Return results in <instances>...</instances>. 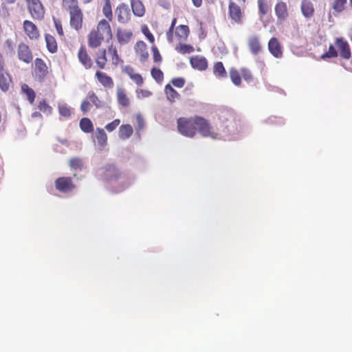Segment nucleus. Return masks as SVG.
Wrapping results in <instances>:
<instances>
[{
	"label": "nucleus",
	"mask_w": 352,
	"mask_h": 352,
	"mask_svg": "<svg viewBox=\"0 0 352 352\" xmlns=\"http://www.w3.org/2000/svg\"><path fill=\"white\" fill-rule=\"evenodd\" d=\"M112 37L113 33L110 23L107 20L103 19L88 34L87 44L91 49L98 48L105 39L109 41Z\"/></svg>",
	"instance_id": "1"
},
{
	"label": "nucleus",
	"mask_w": 352,
	"mask_h": 352,
	"mask_svg": "<svg viewBox=\"0 0 352 352\" xmlns=\"http://www.w3.org/2000/svg\"><path fill=\"white\" fill-rule=\"evenodd\" d=\"M102 179L113 185L120 182L118 191H121L127 188L129 185L124 175L114 164H107L101 169Z\"/></svg>",
	"instance_id": "2"
},
{
	"label": "nucleus",
	"mask_w": 352,
	"mask_h": 352,
	"mask_svg": "<svg viewBox=\"0 0 352 352\" xmlns=\"http://www.w3.org/2000/svg\"><path fill=\"white\" fill-rule=\"evenodd\" d=\"M107 55L113 65L118 66L123 63V60L118 54L116 46L113 44H111L108 45L107 48L99 49L96 53L94 61L99 69L106 68L108 62Z\"/></svg>",
	"instance_id": "3"
},
{
	"label": "nucleus",
	"mask_w": 352,
	"mask_h": 352,
	"mask_svg": "<svg viewBox=\"0 0 352 352\" xmlns=\"http://www.w3.org/2000/svg\"><path fill=\"white\" fill-rule=\"evenodd\" d=\"M198 116L189 118L181 117L177 120V130L182 135L193 138L197 134V121Z\"/></svg>",
	"instance_id": "4"
},
{
	"label": "nucleus",
	"mask_w": 352,
	"mask_h": 352,
	"mask_svg": "<svg viewBox=\"0 0 352 352\" xmlns=\"http://www.w3.org/2000/svg\"><path fill=\"white\" fill-rule=\"evenodd\" d=\"M196 121L197 132L198 131L204 137L211 138L214 140L218 138V133L214 130L208 120L198 116Z\"/></svg>",
	"instance_id": "5"
},
{
	"label": "nucleus",
	"mask_w": 352,
	"mask_h": 352,
	"mask_svg": "<svg viewBox=\"0 0 352 352\" xmlns=\"http://www.w3.org/2000/svg\"><path fill=\"white\" fill-rule=\"evenodd\" d=\"M55 188L60 192L69 194L73 192L77 188L73 181V178L69 176H62L56 179L54 182Z\"/></svg>",
	"instance_id": "6"
},
{
	"label": "nucleus",
	"mask_w": 352,
	"mask_h": 352,
	"mask_svg": "<svg viewBox=\"0 0 352 352\" xmlns=\"http://www.w3.org/2000/svg\"><path fill=\"white\" fill-rule=\"evenodd\" d=\"M27 7L32 18L41 21L44 18L45 8L40 0H27Z\"/></svg>",
	"instance_id": "7"
},
{
	"label": "nucleus",
	"mask_w": 352,
	"mask_h": 352,
	"mask_svg": "<svg viewBox=\"0 0 352 352\" xmlns=\"http://www.w3.org/2000/svg\"><path fill=\"white\" fill-rule=\"evenodd\" d=\"M69 15V25L72 29L79 32L83 26L84 14L81 8L71 11Z\"/></svg>",
	"instance_id": "8"
},
{
	"label": "nucleus",
	"mask_w": 352,
	"mask_h": 352,
	"mask_svg": "<svg viewBox=\"0 0 352 352\" xmlns=\"http://www.w3.org/2000/svg\"><path fill=\"white\" fill-rule=\"evenodd\" d=\"M229 18L236 24H242L243 12L239 6L233 1H230L228 5Z\"/></svg>",
	"instance_id": "9"
},
{
	"label": "nucleus",
	"mask_w": 352,
	"mask_h": 352,
	"mask_svg": "<svg viewBox=\"0 0 352 352\" xmlns=\"http://www.w3.org/2000/svg\"><path fill=\"white\" fill-rule=\"evenodd\" d=\"M340 56L344 59H349L351 56V49L349 43L344 37H338L334 42Z\"/></svg>",
	"instance_id": "10"
},
{
	"label": "nucleus",
	"mask_w": 352,
	"mask_h": 352,
	"mask_svg": "<svg viewBox=\"0 0 352 352\" xmlns=\"http://www.w3.org/2000/svg\"><path fill=\"white\" fill-rule=\"evenodd\" d=\"M18 58L27 64L32 63L33 55L28 45L24 43H20L17 47Z\"/></svg>",
	"instance_id": "11"
},
{
	"label": "nucleus",
	"mask_w": 352,
	"mask_h": 352,
	"mask_svg": "<svg viewBox=\"0 0 352 352\" xmlns=\"http://www.w3.org/2000/svg\"><path fill=\"white\" fill-rule=\"evenodd\" d=\"M78 59L85 69H90L94 66V61L89 54L87 48L81 45L77 54Z\"/></svg>",
	"instance_id": "12"
},
{
	"label": "nucleus",
	"mask_w": 352,
	"mask_h": 352,
	"mask_svg": "<svg viewBox=\"0 0 352 352\" xmlns=\"http://www.w3.org/2000/svg\"><path fill=\"white\" fill-rule=\"evenodd\" d=\"M23 28L26 36L32 41H36L40 37V32L37 26L31 21L25 20Z\"/></svg>",
	"instance_id": "13"
},
{
	"label": "nucleus",
	"mask_w": 352,
	"mask_h": 352,
	"mask_svg": "<svg viewBox=\"0 0 352 352\" xmlns=\"http://www.w3.org/2000/svg\"><path fill=\"white\" fill-rule=\"evenodd\" d=\"M267 47L274 58L279 59L283 56V47L277 38H271L268 41Z\"/></svg>",
	"instance_id": "14"
},
{
	"label": "nucleus",
	"mask_w": 352,
	"mask_h": 352,
	"mask_svg": "<svg viewBox=\"0 0 352 352\" xmlns=\"http://www.w3.org/2000/svg\"><path fill=\"white\" fill-rule=\"evenodd\" d=\"M48 67L45 61L40 58H36L34 60V76L39 80H43L48 74Z\"/></svg>",
	"instance_id": "15"
},
{
	"label": "nucleus",
	"mask_w": 352,
	"mask_h": 352,
	"mask_svg": "<svg viewBox=\"0 0 352 352\" xmlns=\"http://www.w3.org/2000/svg\"><path fill=\"white\" fill-rule=\"evenodd\" d=\"M116 14L118 22L120 23H126L131 19L130 10L128 6L124 3H121L116 8Z\"/></svg>",
	"instance_id": "16"
},
{
	"label": "nucleus",
	"mask_w": 352,
	"mask_h": 352,
	"mask_svg": "<svg viewBox=\"0 0 352 352\" xmlns=\"http://www.w3.org/2000/svg\"><path fill=\"white\" fill-rule=\"evenodd\" d=\"M12 82L10 74L5 69V67H0V89L2 91H8Z\"/></svg>",
	"instance_id": "17"
},
{
	"label": "nucleus",
	"mask_w": 352,
	"mask_h": 352,
	"mask_svg": "<svg viewBox=\"0 0 352 352\" xmlns=\"http://www.w3.org/2000/svg\"><path fill=\"white\" fill-rule=\"evenodd\" d=\"M275 14L278 21H285L288 16V8L287 3L283 1H278L274 8Z\"/></svg>",
	"instance_id": "18"
},
{
	"label": "nucleus",
	"mask_w": 352,
	"mask_h": 352,
	"mask_svg": "<svg viewBox=\"0 0 352 352\" xmlns=\"http://www.w3.org/2000/svg\"><path fill=\"white\" fill-rule=\"evenodd\" d=\"M97 70L95 74V77L100 82L101 85H102L104 88L111 89L113 87L114 82L113 78L108 76L106 73Z\"/></svg>",
	"instance_id": "19"
},
{
	"label": "nucleus",
	"mask_w": 352,
	"mask_h": 352,
	"mask_svg": "<svg viewBox=\"0 0 352 352\" xmlns=\"http://www.w3.org/2000/svg\"><path fill=\"white\" fill-rule=\"evenodd\" d=\"M248 45L250 52L257 55L263 51V47L260 38L257 35H253L248 38Z\"/></svg>",
	"instance_id": "20"
},
{
	"label": "nucleus",
	"mask_w": 352,
	"mask_h": 352,
	"mask_svg": "<svg viewBox=\"0 0 352 352\" xmlns=\"http://www.w3.org/2000/svg\"><path fill=\"white\" fill-rule=\"evenodd\" d=\"M133 37V32L130 30L118 28L116 32L118 42L120 45H125L130 42Z\"/></svg>",
	"instance_id": "21"
},
{
	"label": "nucleus",
	"mask_w": 352,
	"mask_h": 352,
	"mask_svg": "<svg viewBox=\"0 0 352 352\" xmlns=\"http://www.w3.org/2000/svg\"><path fill=\"white\" fill-rule=\"evenodd\" d=\"M190 63L194 69L199 71H204L208 68V61L203 56H192L190 58Z\"/></svg>",
	"instance_id": "22"
},
{
	"label": "nucleus",
	"mask_w": 352,
	"mask_h": 352,
	"mask_svg": "<svg viewBox=\"0 0 352 352\" xmlns=\"http://www.w3.org/2000/svg\"><path fill=\"white\" fill-rule=\"evenodd\" d=\"M123 72L127 74L137 85L141 86L143 84L144 80L142 76L140 74L135 73L131 66H125L123 69Z\"/></svg>",
	"instance_id": "23"
},
{
	"label": "nucleus",
	"mask_w": 352,
	"mask_h": 352,
	"mask_svg": "<svg viewBox=\"0 0 352 352\" xmlns=\"http://www.w3.org/2000/svg\"><path fill=\"white\" fill-rule=\"evenodd\" d=\"M300 9L305 18H311L314 14V7L311 0H302Z\"/></svg>",
	"instance_id": "24"
},
{
	"label": "nucleus",
	"mask_w": 352,
	"mask_h": 352,
	"mask_svg": "<svg viewBox=\"0 0 352 352\" xmlns=\"http://www.w3.org/2000/svg\"><path fill=\"white\" fill-rule=\"evenodd\" d=\"M146 45L144 41H138L135 46L136 53L140 57L141 62H145L148 58V54L146 51Z\"/></svg>",
	"instance_id": "25"
},
{
	"label": "nucleus",
	"mask_w": 352,
	"mask_h": 352,
	"mask_svg": "<svg viewBox=\"0 0 352 352\" xmlns=\"http://www.w3.org/2000/svg\"><path fill=\"white\" fill-rule=\"evenodd\" d=\"M94 138L100 148H102L107 145V135L104 129L97 128L94 133Z\"/></svg>",
	"instance_id": "26"
},
{
	"label": "nucleus",
	"mask_w": 352,
	"mask_h": 352,
	"mask_svg": "<svg viewBox=\"0 0 352 352\" xmlns=\"http://www.w3.org/2000/svg\"><path fill=\"white\" fill-rule=\"evenodd\" d=\"M116 95L118 102L120 105L124 107H128L130 105V100L123 88L118 87Z\"/></svg>",
	"instance_id": "27"
},
{
	"label": "nucleus",
	"mask_w": 352,
	"mask_h": 352,
	"mask_svg": "<svg viewBox=\"0 0 352 352\" xmlns=\"http://www.w3.org/2000/svg\"><path fill=\"white\" fill-rule=\"evenodd\" d=\"M164 91L167 100L170 103L175 102V101L180 98V94L170 84L165 86Z\"/></svg>",
	"instance_id": "28"
},
{
	"label": "nucleus",
	"mask_w": 352,
	"mask_h": 352,
	"mask_svg": "<svg viewBox=\"0 0 352 352\" xmlns=\"http://www.w3.org/2000/svg\"><path fill=\"white\" fill-rule=\"evenodd\" d=\"M131 6L133 14L137 16H142L145 14V8L140 0H131Z\"/></svg>",
	"instance_id": "29"
},
{
	"label": "nucleus",
	"mask_w": 352,
	"mask_h": 352,
	"mask_svg": "<svg viewBox=\"0 0 352 352\" xmlns=\"http://www.w3.org/2000/svg\"><path fill=\"white\" fill-rule=\"evenodd\" d=\"M190 34V30L188 25H179L175 28V36L180 41L187 39Z\"/></svg>",
	"instance_id": "30"
},
{
	"label": "nucleus",
	"mask_w": 352,
	"mask_h": 352,
	"mask_svg": "<svg viewBox=\"0 0 352 352\" xmlns=\"http://www.w3.org/2000/svg\"><path fill=\"white\" fill-rule=\"evenodd\" d=\"M133 133L132 126L130 124H122L119 128V138L122 140L129 138Z\"/></svg>",
	"instance_id": "31"
},
{
	"label": "nucleus",
	"mask_w": 352,
	"mask_h": 352,
	"mask_svg": "<svg viewBox=\"0 0 352 352\" xmlns=\"http://www.w3.org/2000/svg\"><path fill=\"white\" fill-rule=\"evenodd\" d=\"M46 46L48 51L51 53H55L57 52L58 45L55 38L48 34L45 35Z\"/></svg>",
	"instance_id": "32"
},
{
	"label": "nucleus",
	"mask_w": 352,
	"mask_h": 352,
	"mask_svg": "<svg viewBox=\"0 0 352 352\" xmlns=\"http://www.w3.org/2000/svg\"><path fill=\"white\" fill-rule=\"evenodd\" d=\"M62 7L67 12L80 8L78 0H63Z\"/></svg>",
	"instance_id": "33"
},
{
	"label": "nucleus",
	"mask_w": 352,
	"mask_h": 352,
	"mask_svg": "<svg viewBox=\"0 0 352 352\" xmlns=\"http://www.w3.org/2000/svg\"><path fill=\"white\" fill-rule=\"evenodd\" d=\"M229 74L232 83L237 87L241 86L242 82L241 71L239 72L237 69L232 67L229 71Z\"/></svg>",
	"instance_id": "34"
},
{
	"label": "nucleus",
	"mask_w": 352,
	"mask_h": 352,
	"mask_svg": "<svg viewBox=\"0 0 352 352\" xmlns=\"http://www.w3.org/2000/svg\"><path fill=\"white\" fill-rule=\"evenodd\" d=\"M79 126L84 133H89L94 131L93 123L88 118H82L80 121Z\"/></svg>",
	"instance_id": "35"
},
{
	"label": "nucleus",
	"mask_w": 352,
	"mask_h": 352,
	"mask_svg": "<svg viewBox=\"0 0 352 352\" xmlns=\"http://www.w3.org/2000/svg\"><path fill=\"white\" fill-rule=\"evenodd\" d=\"M213 73L216 76L219 78H224L227 77L226 70L222 62L220 61L214 63Z\"/></svg>",
	"instance_id": "36"
},
{
	"label": "nucleus",
	"mask_w": 352,
	"mask_h": 352,
	"mask_svg": "<svg viewBox=\"0 0 352 352\" xmlns=\"http://www.w3.org/2000/svg\"><path fill=\"white\" fill-rule=\"evenodd\" d=\"M102 13L109 22L113 20V12L110 0H104L102 6Z\"/></svg>",
	"instance_id": "37"
},
{
	"label": "nucleus",
	"mask_w": 352,
	"mask_h": 352,
	"mask_svg": "<svg viewBox=\"0 0 352 352\" xmlns=\"http://www.w3.org/2000/svg\"><path fill=\"white\" fill-rule=\"evenodd\" d=\"M175 50L181 54H190L195 51L193 46L184 43H179L177 44L175 46Z\"/></svg>",
	"instance_id": "38"
},
{
	"label": "nucleus",
	"mask_w": 352,
	"mask_h": 352,
	"mask_svg": "<svg viewBox=\"0 0 352 352\" xmlns=\"http://www.w3.org/2000/svg\"><path fill=\"white\" fill-rule=\"evenodd\" d=\"M21 90L23 94L27 96V98L30 104H33L36 98L34 91L30 88L27 84H23L21 86Z\"/></svg>",
	"instance_id": "39"
},
{
	"label": "nucleus",
	"mask_w": 352,
	"mask_h": 352,
	"mask_svg": "<svg viewBox=\"0 0 352 352\" xmlns=\"http://www.w3.org/2000/svg\"><path fill=\"white\" fill-rule=\"evenodd\" d=\"M235 118V113L233 111L228 109H224L221 111L219 116V119L221 120L222 122L234 120Z\"/></svg>",
	"instance_id": "40"
},
{
	"label": "nucleus",
	"mask_w": 352,
	"mask_h": 352,
	"mask_svg": "<svg viewBox=\"0 0 352 352\" xmlns=\"http://www.w3.org/2000/svg\"><path fill=\"white\" fill-rule=\"evenodd\" d=\"M69 166L72 170H82L83 168V162L80 157H72L68 162Z\"/></svg>",
	"instance_id": "41"
},
{
	"label": "nucleus",
	"mask_w": 352,
	"mask_h": 352,
	"mask_svg": "<svg viewBox=\"0 0 352 352\" xmlns=\"http://www.w3.org/2000/svg\"><path fill=\"white\" fill-rule=\"evenodd\" d=\"M40 111L46 115H50L52 112V108L47 103L45 100H41L37 106Z\"/></svg>",
	"instance_id": "42"
},
{
	"label": "nucleus",
	"mask_w": 352,
	"mask_h": 352,
	"mask_svg": "<svg viewBox=\"0 0 352 352\" xmlns=\"http://www.w3.org/2000/svg\"><path fill=\"white\" fill-rule=\"evenodd\" d=\"M258 11L261 16H265L269 12L270 8L267 0H258Z\"/></svg>",
	"instance_id": "43"
},
{
	"label": "nucleus",
	"mask_w": 352,
	"mask_h": 352,
	"mask_svg": "<svg viewBox=\"0 0 352 352\" xmlns=\"http://www.w3.org/2000/svg\"><path fill=\"white\" fill-rule=\"evenodd\" d=\"M338 52L333 45H330L328 51L321 56L322 59L336 58Z\"/></svg>",
	"instance_id": "44"
},
{
	"label": "nucleus",
	"mask_w": 352,
	"mask_h": 352,
	"mask_svg": "<svg viewBox=\"0 0 352 352\" xmlns=\"http://www.w3.org/2000/svg\"><path fill=\"white\" fill-rule=\"evenodd\" d=\"M151 74L152 77L156 80L157 82H162L164 80V74L162 70L159 68L153 67L151 71Z\"/></svg>",
	"instance_id": "45"
},
{
	"label": "nucleus",
	"mask_w": 352,
	"mask_h": 352,
	"mask_svg": "<svg viewBox=\"0 0 352 352\" xmlns=\"http://www.w3.org/2000/svg\"><path fill=\"white\" fill-rule=\"evenodd\" d=\"M176 23H177V18H174L172 20L171 25L166 34V38H167L168 43H172L174 41L173 33H174V28L175 27Z\"/></svg>",
	"instance_id": "46"
},
{
	"label": "nucleus",
	"mask_w": 352,
	"mask_h": 352,
	"mask_svg": "<svg viewBox=\"0 0 352 352\" xmlns=\"http://www.w3.org/2000/svg\"><path fill=\"white\" fill-rule=\"evenodd\" d=\"M346 0H334L332 8L337 12H341L344 9Z\"/></svg>",
	"instance_id": "47"
},
{
	"label": "nucleus",
	"mask_w": 352,
	"mask_h": 352,
	"mask_svg": "<svg viewBox=\"0 0 352 352\" xmlns=\"http://www.w3.org/2000/svg\"><path fill=\"white\" fill-rule=\"evenodd\" d=\"M89 100L96 106V108H100L102 105V101L98 98L97 95L94 91L88 93Z\"/></svg>",
	"instance_id": "48"
},
{
	"label": "nucleus",
	"mask_w": 352,
	"mask_h": 352,
	"mask_svg": "<svg viewBox=\"0 0 352 352\" xmlns=\"http://www.w3.org/2000/svg\"><path fill=\"white\" fill-rule=\"evenodd\" d=\"M58 112L60 116L69 118L72 115V110L67 104H59Z\"/></svg>",
	"instance_id": "49"
},
{
	"label": "nucleus",
	"mask_w": 352,
	"mask_h": 352,
	"mask_svg": "<svg viewBox=\"0 0 352 352\" xmlns=\"http://www.w3.org/2000/svg\"><path fill=\"white\" fill-rule=\"evenodd\" d=\"M145 123L143 117L140 115L137 114L135 116V128L137 132H140L142 131L144 127Z\"/></svg>",
	"instance_id": "50"
},
{
	"label": "nucleus",
	"mask_w": 352,
	"mask_h": 352,
	"mask_svg": "<svg viewBox=\"0 0 352 352\" xmlns=\"http://www.w3.org/2000/svg\"><path fill=\"white\" fill-rule=\"evenodd\" d=\"M141 30L142 34L146 36L148 41L151 43H153L155 41V38L153 34L150 32L148 26L146 25H143L141 27Z\"/></svg>",
	"instance_id": "51"
},
{
	"label": "nucleus",
	"mask_w": 352,
	"mask_h": 352,
	"mask_svg": "<svg viewBox=\"0 0 352 352\" xmlns=\"http://www.w3.org/2000/svg\"><path fill=\"white\" fill-rule=\"evenodd\" d=\"M241 73L243 78L247 82H251L253 80V75L251 71L245 67L241 69Z\"/></svg>",
	"instance_id": "52"
},
{
	"label": "nucleus",
	"mask_w": 352,
	"mask_h": 352,
	"mask_svg": "<svg viewBox=\"0 0 352 352\" xmlns=\"http://www.w3.org/2000/svg\"><path fill=\"white\" fill-rule=\"evenodd\" d=\"M170 82L173 86L177 88L183 87L186 83L185 79L182 77L173 78Z\"/></svg>",
	"instance_id": "53"
},
{
	"label": "nucleus",
	"mask_w": 352,
	"mask_h": 352,
	"mask_svg": "<svg viewBox=\"0 0 352 352\" xmlns=\"http://www.w3.org/2000/svg\"><path fill=\"white\" fill-rule=\"evenodd\" d=\"M151 50L153 52V59L155 63H160L162 60V56L158 50V49L155 46H153L151 47Z\"/></svg>",
	"instance_id": "54"
},
{
	"label": "nucleus",
	"mask_w": 352,
	"mask_h": 352,
	"mask_svg": "<svg viewBox=\"0 0 352 352\" xmlns=\"http://www.w3.org/2000/svg\"><path fill=\"white\" fill-rule=\"evenodd\" d=\"M120 120L119 119H115L111 122L107 124L105 126V129L109 132L114 131L120 124Z\"/></svg>",
	"instance_id": "55"
},
{
	"label": "nucleus",
	"mask_w": 352,
	"mask_h": 352,
	"mask_svg": "<svg viewBox=\"0 0 352 352\" xmlns=\"http://www.w3.org/2000/svg\"><path fill=\"white\" fill-rule=\"evenodd\" d=\"M55 28L60 36H64V32L62 26L61 21L59 19H54Z\"/></svg>",
	"instance_id": "56"
},
{
	"label": "nucleus",
	"mask_w": 352,
	"mask_h": 352,
	"mask_svg": "<svg viewBox=\"0 0 352 352\" xmlns=\"http://www.w3.org/2000/svg\"><path fill=\"white\" fill-rule=\"evenodd\" d=\"M90 107V103L89 101L87 100H83L81 105H80V109L82 112L86 113L89 111Z\"/></svg>",
	"instance_id": "57"
},
{
	"label": "nucleus",
	"mask_w": 352,
	"mask_h": 352,
	"mask_svg": "<svg viewBox=\"0 0 352 352\" xmlns=\"http://www.w3.org/2000/svg\"><path fill=\"white\" fill-rule=\"evenodd\" d=\"M138 96L142 98H146L151 96L152 93L148 90L140 89L138 91Z\"/></svg>",
	"instance_id": "58"
},
{
	"label": "nucleus",
	"mask_w": 352,
	"mask_h": 352,
	"mask_svg": "<svg viewBox=\"0 0 352 352\" xmlns=\"http://www.w3.org/2000/svg\"><path fill=\"white\" fill-rule=\"evenodd\" d=\"M192 1L195 7L199 8L202 5L203 0H192Z\"/></svg>",
	"instance_id": "59"
},
{
	"label": "nucleus",
	"mask_w": 352,
	"mask_h": 352,
	"mask_svg": "<svg viewBox=\"0 0 352 352\" xmlns=\"http://www.w3.org/2000/svg\"><path fill=\"white\" fill-rule=\"evenodd\" d=\"M5 67V63L3 60V56L0 52V67Z\"/></svg>",
	"instance_id": "60"
},
{
	"label": "nucleus",
	"mask_w": 352,
	"mask_h": 352,
	"mask_svg": "<svg viewBox=\"0 0 352 352\" xmlns=\"http://www.w3.org/2000/svg\"><path fill=\"white\" fill-rule=\"evenodd\" d=\"M32 118H41L42 116H41V114L40 112L35 111V112L32 113Z\"/></svg>",
	"instance_id": "61"
},
{
	"label": "nucleus",
	"mask_w": 352,
	"mask_h": 352,
	"mask_svg": "<svg viewBox=\"0 0 352 352\" xmlns=\"http://www.w3.org/2000/svg\"><path fill=\"white\" fill-rule=\"evenodd\" d=\"M6 43L9 47H12L13 42L10 39L6 40Z\"/></svg>",
	"instance_id": "62"
},
{
	"label": "nucleus",
	"mask_w": 352,
	"mask_h": 352,
	"mask_svg": "<svg viewBox=\"0 0 352 352\" xmlns=\"http://www.w3.org/2000/svg\"><path fill=\"white\" fill-rule=\"evenodd\" d=\"M8 4H12L15 3L16 0H5Z\"/></svg>",
	"instance_id": "63"
},
{
	"label": "nucleus",
	"mask_w": 352,
	"mask_h": 352,
	"mask_svg": "<svg viewBox=\"0 0 352 352\" xmlns=\"http://www.w3.org/2000/svg\"><path fill=\"white\" fill-rule=\"evenodd\" d=\"M92 1V0H82V2L84 3V4H87V3H89Z\"/></svg>",
	"instance_id": "64"
}]
</instances>
